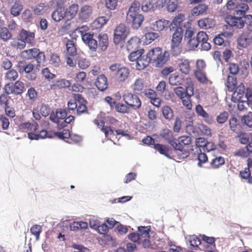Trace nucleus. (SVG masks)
Masks as SVG:
<instances>
[{
	"mask_svg": "<svg viewBox=\"0 0 252 252\" xmlns=\"http://www.w3.org/2000/svg\"><path fill=\"white\" fill-rule=\"evenodd\" d=\"M140 6V2L134 0L129 8L126 15L127 23L130 24L134 29H137L141 26L144 19L142 14L138 13Z\"/></svg>",
	"mask_w": 252,
	"mask_h": 252,
	"instance_id": "1",
	"label": "nucleus"
},
{
	"mask_svg": "<svg viewBox=\"0 0 252 252\" xmlns=\"http://www.w3.org/2000/svg\"><path fill=\"white\" fill-rule=\"evenodd\" d=\"M208 40V36L206 33L203 31L199 32L195 37L186 41L187 47L189 50H192L195 49L200 44L199 49L208 51L211 48V45Z\"/></svg>",
	"mask_w": 252,
	"mask_h": 252,
	"instance_id": "2",
	"label": "nucleus"
},
{
	"mask_svg": "<svg viewBox=\"0 0 252 252\" xmlns=\"http://www.w3.org/2000/svg\"><path fill=\"white\" fill-rule=\"evenodd\" d=\"M107 74L110 76L115 77L119 82H124L128 78L130 70L128 68L122 65L120 63H113L109 66Z\"/></svg>",
	"mask_w": 252,
	"mask_h": 252,
	"instance_id": "3",
	"label": "nucleus"
},
{
	"mask_svg": "<svg viewBox=\"0 0 252 252\" xmlns=\"http://www.w3.org/2000/svg\"><path fill=\"white\" fill-rule=\"evenodd\" d=\"M147 54L151 63L158 67L162 66L166 63L168 57V54L166 51L162 52L159 47L151 49Z\"/></svg>",
	"mask_w": 252,
	"mask_h": 252,
	"instance_id": "4",
	"label": "nucleus"
},
{
	"mask_svg": "<svg viewBox=\"0 0 252 252\" xmlns=\"http://www.w3.org/2000/svg\"><path fill=\"white\" fill-rule=\"evenodd\" d=\"M88 29L87 26H82L77 28L75 32L80 33L83 41L88 45L91 50L95 51L97 47V41L94 38L93 33L85 32Z\"/></svg>",
	"mask_w": 252,
	"mask_h": 252,
	"instance_id": "5",
	"label": "nucleus"
},
{
	"mask_svg": "<svg viewBox=\"0 0 252 252\" xmlns=\"http://www.w3.org/2000/svg\"><path fill=\"white\" fill-rule=\"evenodd\" d=\"M184 30L182 27L176 28L172 37L171 52L174 56L179 55L182 51L180 44L183 39Z\"/></svg>",
	"mask_w": 252,
	"mask_h": 252,
	"instance_id": "6",
	"label": "nucleus"
},
{
	"mask_svg": "<svg viewBox=\"0 0 252 252\" xmlns=\"http://www.w3.org/2000/svg\"><path fill=\"white\" fill-rule=\"evenodd\" d=\"M21 56L27 60L35 59L38 64L41 63L45 60L44 53L40 52L39 50L37 48L25 50L22 52Z\"/></svg>",
	"mask_w": 252,
	"mask_h": 252,
	"instance_id": "7",
	"label": "nucleus"
},
{
	"mask_svg": "<svg viewBox=\"0 0 252 252\" xmlns=\"http://www.w3.org/2000/svg\"><path fill=\"white\" fill-rule=\"evenodd\" d=\"M5 93L6 94H14L15 95H19L24 93L26 88L25 84L20 81H17L14 84L7 83L4 87Z\"/></svg>",
	"mask_w": 252,
	"mask_h": 252,
	"instance_id": "8",
	"label": "nucleus"
},
{
	"mask_svg": "<svg viewBox=\"0 0 252 252\" xmlns=\"http://www.w3.org/2000/svg\"><path fill=\"white\" fill-rule=\"evenodd\" d=\"M123 99L125 102L131 109L136 110L141 106V102L139 98L135 94L127 93L123 95Z\"/></svg>",
	"mask_w": 252,
	"mask_h": 252,
	"instance_id": "9",
	"label": "nucleus"
},
{
	"mask_svg": "<svg viewBox=\"0 0 252 252\" xmlns=\"http://www.w3.org/2000/svg\"><path fill=\"white\" fill-rule=\"evenodd\" d=\"M237 41L238 46L241 48H246L252 45V31L243 32L238 36Z\"/></svg>",
	"mask_w": 252,
	"mask_h": 252,
	"instance_id": "10",
	"label": "nucleus"
},
{
	"mask_svg": "<svg viewBox=\"0 0 252 252\" xmlns=\"http://www.w3.org/2000/svg\"><path fill=\"white\" fill-rule=\"evenodd\" d=\"M127 35V28L125 25L121 24L117 26L114 32V42L118 44L124 40Z\"/></svg>",
	"mask_w": 252,
	"mask_h": 252,
	"instance_id": "11",
	"label": "nucleus"
},
{
	"mask_svg": "<svg viewBox=\"0 0 252 252\" xmlns=\"http://www.w3.org/2000/svg\"><path fill=\"white\" fill-rule=\"evenodd\" d=\"M67 116V113L65 110L58 108L57 109L55 112H52L50 115V120L54 123L58 125L57 127L65 119Z\"/></svg>",
	"mask_w": 252,
	"mask_h": 252,
	"instance_id": "12",
	"label": "nucleus"
},
{
	"mask_svg": "<svg viewBox=\"0 0 252 252\" xmlns=\"http://www.w3.org/2000/svg\"><path fill=\"white\" fill-rule=\"evenodd\" d=\"M19 37L24 41L25 44L33 46L35 44V34L33 32H29L23 29L19 33Z\"/></svg>",
	"mask_w": 252,
	"mask_h": 252,
	"instance_id": "13",
	"label": "nucleus"
},
{
	"mask_svg": "<svg viewBox=\"0 0 252 252\" xmlns=\"http://www.w3.org/2000/svg\"><path fill=\"white\" fill-rule=\"evenodd\" d=\"M193 87L190 86L187 87L186 95L181 99L183 105L188 110H190L192 108V105L190 97L193 95Z\"/></svg>",
	"mask_w": 252,
	"mask_h": 252,
	"instance_id": "14",
	"label": "nucleus"
},
{
	"mask_svg": "<svg viewBox=\"0 0 252 252\" xmlns=\"http://www.w3.org/2000/svg\"><path fill=\"white\" fill-rule=\"evenodd\" d=\"M195 110L197 115L201 117L206 123L208 124L212 123L213 119L211 116L205 111L201 105L198 104L196 105Z\"/></svg>",
	"mask_w": 252,
	"mask_h": 252,
	"instance_id": "15",
	"label": "nucleus"
},
{
	"mask_svg": "<svg viewBox=\"0 0 252 252\" xmlns=\"http://www.w3.org/2000/svg\"><path fill=\"white\" fill-rule=\"evenodd\" d=\"M70 86V83L65 79H61L54 81L50 85L49 90H55L62 88H68Z\"/></svg>",
	"mask_w": 252,
	"mask_h": 252,
	"instance_id": "16",
	"label": "nucleus"
},
{
	"mask_svg": "<svg viewBox=\"0 0 252 252\" xmlns=\"http://www.w3.org/2000/svg\"><path fill=\"white\" fill-rule=\"evenodd\" d=\"M95 86L100 91H104L108 88L107 77L103 74L99 75L94 82Z\"/></svg>",
	"mask_w": 252,
	"mask_h": 252,
	"instance_id": "17",
	"label": "nucleus"
},
{
	"mask_svg": "<svg viewBox=\"0 0 252 252\" xmlns=\"http://www.w3.org/2000/svg\"><path fill=\"white\" fill-rule=\"evenodd\" d=\"M179 70L184 74H188L190 70L189 61L186 59H181L177 61Z\"/></svg>",
	"mask_w": 252,
	"mask_h": 252,
	"instance_id": "18",
	"label": "nucleus"
},
{
	"mask_svg": "<svg viewBox=\"0 0 252 252\" xmlns=\"http://www.w3.org/2000/svg\"><path fill=\"white\" fill-rule=\"evenodd\" d=\"M245 86L243 83H241L238 87L235 88L234 93L232 94L231 99L234 102L237 100L243 99L245 95Z\"/></svg>",
	"mask_w": 252,
	"mask_h": 252,
	"instance_id": "19",
	"label": "nucleus"
},
{
	"mask_svg": "<svg viewBox=\"0 0 252 252\" xmlns=\"http://www.w3.org/2000/svg\"><path fill=\"white\" fill-rule=\"evenodd\" d=\"M169 26V21L166 20H159L152 23L151 28L154 31H161L167 28Z\"/></svg>",
	"mask_w": 252,
	"mask_h": 252,
	"instance_id": "20",
	"label": "nucleus"
},
{
	"mask_svg": "<svg viewBox=\"0 0 252 252\" xmlns=\"http://www.w3.org/2000/svg\"><path fill=\"white\" fill-rule=\"evenodd\" d=\"M32 9L34 14L43 15L49 10V5L46 2H41L34 6Z\"/></svg>",
	"mask_w": 252,
	"mask_h": 252,
	"instance_id": "21",
	"label": "nucleus"
},
{
	"mask_svg": "<svg viewBox=\"0 0 252 252\" xmlns=\"http://www.w3.org/2000/svg\"><path fill=\"white\" fill-rule=\"evenodd\" d=\"M150 63H151V62L147 54H146V55H143L142 54L136 63V69L137 70L144 69Z\"/></svg>",
	"mask_w": 252,
	"mask_h": 252,
	"instance_id": "22",
	"label": "nucleus"
},
{
	"mask_svg": "<svg viewBox=\"0 0 252 252\" xmlns=\"http://www.w3.org/2000/svg\"><path fill=\"white\" fill-rule=\"evenodd\" d=\"M169 144L172 145L176 150H178L180 152H183L182 155V158H184L189 156V153L188 151H184V147L179 140L177 141L176 140L173 139L170 143H169Z\"/></svg>",
	"mask_w": 252,
	"mask_h": 252,
	"instance_id": "23",
	"label": "nucleus"
},
{
	"mask_svg": "<svg viewBox=\"0 0 252 252\" xmlns=\"http://www.w3.org/2000/svg\"><path fill=\"white\" fill-rule=\"evenodd\" d=\"M168 81L172 86H179L182 84L183 79L178 73H174L170 75Z\"/></svg>",
	"mask_w": 252,
	"mask_h": 252,
	"instance_id": "24",
	"label": "nucleus"
},
{
	"mask_svg": "<svg viewBox=\"0 0 252 252\" xmlns=\"http://www.w3.org/2000/svg\"><path fill=\"white\" fill-rule=\"evenodd\" d=\"M198 26L202 29H207L212 28L215 25L214 21L210 18H203L198 21Z\"/></svg>",
	"mask_w": 252,
	"mask_h": 252,
	"instance_id": "25",
	"label": "nucleus"
},
{
	"mask_svg": "<svg viewBox=\"0 0 252 252\" xmlns=\"http://www.w3.org/2000/svg\"><path fill=\"white\" fill-rule=\"evenodd\" d=\"M98 47L101 51H105L108 45V36L106 34H100L98 37Z\"/></svg>",
	"mask_w": 252,
	"mask_h": 252,
	"instance_id": "26",
	"label": "nucleus"
},
{
	"mask_svg": "<svg viewBox=\"0 0 252 252\" xmlns=\"http://www.w3.org/2000/svg\"><path fill=\"white\" fill-rule=\"evenodd\" d=\"M65 45L67 51L66 56L74 57L77 55V49L73 41L68 40Z\"/></svg>",
	"mask_w": 252,
	"mask_h": 252,
	"instance_id": "27",
	"label": "nucleus"
},
{
	"mask_svg": "<svg viewBox=\"0 0 252 252\" xmlns=\"http://www.w3.org/2000/svg\"><path fill=\"white\" fill-rule=\"evenodd\" d=\"M92 13V7L89 5H84L81 7L79 13L80 18L85 20L88 18Z\"/></svg>",
	"mask_w": 252,
	"mask_h": 252,
	"instance_id": "28",
	"label": "nucleus"
},
{
	"mask_svg": "<svg viewBox=\"0 0 252 252\" xmlns=\"http://www.w3.org/2000/svg\"><path fill=\"white\" fill-rule=\"evenodd\" d=\"M162 114L164 118L167 121H171L174 116L173 111L170 107L165 105L161 108Z\"/></svg>",
	"mask_w": 252,
	"mask_h": 252,
	"instance_id": "29",
	"label": "nucleus"
},
{
	"mask_svg": "<svg viewBox=\"0 0 252 252\" xmlns=\"http://www.w3.org/2000/svg\"><path fill=\"white\" fill-rule=\"evenodd\" d=\"M78 10V5L77 4H72L65 12V16L67 19L73 18L77 14Z\"/></svg>",
	"mask_w": 252,
	"mask_h": 252,
	"instance_id": "30",
	"label": "nucleus"
},
{
	"mask_svg": "<svg viewBox=\"0 0 252 252\" xmlns=\"http://www.w3.org/2000/svg\"><path fill=\"white\" fill-rule=\"evenodd\" d=\"M22 9V2L20 0H16L11 9L10 12L13 16H17L20 14Z\"/></svg>",
	"mask_w": 252,
	"mask_h": 252,
	"instance_id": "31",
	"label": "nucleus"
},
{
	"mask_svg": "<svg viewBox=\"0 0 252 252\" xmlns=\"http://www.w3.org/2000/svg\"><path fill=\"white\" fill-rule=\"evenodd\" d=\"M141 10L144 12H147L151 10L154 11L155 7L152 0H145L141 4Z\"/></svg>",
	"mask_w": 252,
	"mask_h": 252,
	"instance_id": "32",
	"label": "nucleus"
},
{
	"mask_svg": "<svg viewBox=\"0 0 252 252\" xmlns=\"http://www.w3.org/2000/svg\"><path fill=\"white\" fill-rule=\"evenodd\" d=\"M145 87L144 80L142 78H137L132 85V89L136 93H139Z\"/></svg>",
	"mask_w": 252,
	"mask_h": 252,
	"instance_id": "33",
	"label": "nucleus"
},
{
	"mask_svg": "<svg viewBox=\"0 0 252 252\" xmlns=\"http://www.w3.org/2000/svg\"><path fill=\"white\" fill-rule=\"evenodd\" d=\"M33 67L34 65L32 63H27L24 71V72L29 74L27 76V78L31 80H34L36 78V74L35 73H31L33 69Z\"/></svg>",
	"mask_w": 252,
	"mask_h": 252,
	"instance_id": "34",
	"label": "nucleus"
},
{
	"mask_svg": "<svg viewBox=\"0 0 252 252\" xmlns=\"http://www.w3.org/2000/svg\"><path fill=\"white\" fill-rule=\"evenodd\" d=\"M237 84L236 78L234 75H228L227 76L226 86L229 91H232Z\"/></svg>",
	"mask_w": 252,
	"mask_h": 252,
	"instance_id": "35",
	"label": "nucleus"
},
{
	"mask_svg": "<svg viewBox=\"0 0 252 252\" xmlns=\"http://www.w3.org/2000/svg\"><path fill=\"white\" fill-rule=\"evenodd\" d=\"M154 148L160 154L164 155L166 157L169 158L168 155V146L160 144H154Z\"/></svg>",
	"mask_w": 252,
	"mask_h": 252,
	"instance_id": "36",
	"label": "nucleus"
},
{
	"mask_svg": "<svg viewBox=\"0 0 252 252\" xmlns=\"http://www.w3.org/2000/svg\"><path fill=\"white\" fill-rule=\"evenodd\" d=\"M160 136L169 143L173 140L172 131L168 128H164L160 132Z\"/></svg>",
	"mask_w": 252,
	"mask_h": 252,
	"instance_id": "37",
	"label": "nucleus"
},
{
	"mask_svg": "<svg viewBox=\"0 0 252 252\" xmlns=\"http://www.w3.org/2000/svg\"><path fill=\"white\" fill-rule=\"evenodd\" d=\"M18 74L15 69H10L5 72L4 79L8 81H14L18 78Z\"/></svg>",
	"mask_w": 252,
	"mask_h": 252,
	"instance_id": "38",
	"label": "nucleus"
},
{
	"mask_svg": "<svg viewBox=\"0 0 252 252\" xmlns=\"http://www.w3.org/2000/svg\"><path fill=\"white\" fill-rule=\"evenodd\" d=\"M65 12L62 11V8H58L52 14V19L56 22H59L65 16Z\"/></svg>",
	"mask_w": 252,
	"mask_h": 252,
	"instance_id": "39",
	"label": "nucleus"
},
{
	"mask_svg": "<svg viewBox=\"0 0 252 252\" xmlns=\"http://www.w3.org/2000/svg\"><path fill=\"white\" fill-rule=\"evenodd\" d=\"M207 8V6L205 4H199L192 9L191 14L193 16H198L204 13Z\"/></svg>",
	"mask_w": 252,
	"mask_h": 252,
	"instance_id": "40",
	"label": "nucleus"
},
{
	"mask_svg": "<svg viewBox=\"0 0 252 252\" xmlns=\"http://www.w3.org/2000/svg\"><path fill=\"white\" fill-rule=\"evenodd\" d=\"M185 19V16L184 15L181 14H178L174 17L171 25H174L176 28L182 27L183 28V25L185 24V23H183Z\"/></svg>",
	"mask_w": 252,
	"mask_h": 252,
	"instance_id": "41",
	"label": "nucleus"
},
{
	"mask_svg": "<svg viewBox=\"0 0 252 252\" xmlns=\"http://www.w3.org/2000/svg\"><path fill=\"white\" fill-rule=\"evenodd\" d=\"M10 45L14 48L17 49H23L26 47L25 43L21 38L13 39L10 42Z\"/></svg>",
	"mask_w": 252,
	"mask_h": 252,
	"instance_id": "42",
	"label": "nucleus"
},
{
	"mask_svg": "<svg viewBox=\"0 0 252 252\" xmlns=\"http://www.w3.org/2000/svg\"><path fill=\"white\" fill-rule=\"evenodd\" d=\"M115 108L117 112L122 113H129L131 111L129 107L127 104L126 105L120 102L116 103Z\"/></svg>",
	"mask_w": 252,
	"mask_h": 252,
	"instance_id": "43",
	"label": "nucleus"
},
{
	"mask_svg": "<svg viewBox=\"0 0 252 252\" xmlns=\"http://www.w3.org/2000/svg\"><path fill=\"white\" fill-rule=\"evenodd\" d=\"M194 75L196 79L200 83L206 84L208 82V80L205 73L203 71V70L195 71Z\"/></svg>",
	"mask_w": 252,
	"mask_h": 252,
	"instance_id": "44",
	"label": "nucleus"
},
{
	"mask_svg": "<svg viewBox=\"0 0 252 252\" xmlns=\"http://www.w3.org/2000/svg\"><path fill=\"white\" fill-rule=\"evenodd\" d=\"M30 232L35 237L36 240H38L42 232V226L38 224H34L31 228Z\"/></svg>",
	"mask_w": 252,
	"mask_h": 252,
	"instance_id": "45",
	"label": "nucleus"
},
{
	"mask_svg": "<svg viewBox=\"0 0 252 252\" xmlns=\"http://www.w3.org/2000/svg\"><path fill=\"white\" fill-rule=\"evenodd\" d=\"M144 50L143 49H140L136 51L132 52L129 55L128 58L131 62L137 61L138 59L140 56L143 54Z\"/></svg>",
	"mask_w": 252,
	"mask_h": 252,
	"instance_id": "46",
	"label": "nucleus"
},
{
	"mask_svg": "<svg viewBox=\"0 0 252 252\" xmlns=\"http://www.w3.org/2000/svg\"><path fill=\"white\" fill-rule=\"evenodd\" d=\"M151 229L150 226H139L138 230L139 234H140V237L147 238L149 237V232Z\"/></svg>",
	"mask_w": 252,
	"mask_h": 252,
	"instance_id": "47",
	"label": "nucleus"
},
{
	"mask_svg": "<svg viewBox=\"0 0 252 252\" xmlns=\"http://www.w3.org/2000/svg\"><path fill=\"white\" fill-rule=\"evenodd\" d=\"M224 163V158L219 157L213 159L211 162V166L213 168H218Z\"/></svg>",
	"mask_w": 252,
	"mask_h": 252,
	"instance_id": "48",
	"label": "nucleus"
},
{
	"mask_svg": "<svg viewBox=\"0 0 252 252\" xmlns=\"http://www.w3.org/2000/svg\"><path fill=\"white\" fill-rule=\"evenodd\" d=\"M108 20V18L106 17H99L94 21L93 24L96 28H101L106 24Z\"/></svg>",
	"mask_w": 252,
	"mask_h": 252,
	"instance_id": "49",
	"label": "nucleus"
},
{
	"mask_svg": "<svg viewBox=\"0 0 252 252\" xmlns=\"http://www.w3.org/2000/svg\"><path fill=\"white\" fill-rule=\"evenodd\" d=\"M242 122L244 125L248 127L252 128V113H249L242 118Z\"/></svg>",
	"mask_w": 252,
	"mask_h": 252,
	"instance_id": "50",
	"label": "nucleus"
},
{
	"mask_svg": "<svg viewBox=\"0 0 252 252\" xmlns=\"http://www.w3.org/2000/svg\"><path fill=\"white\" fill-rule=\"evenodd\" d=\"M188 241L190 245L195 248H197L201 244L200 240L194 235L189 236Z\"/></svg>",
	"mask_w": 252,
	"mask_h": 252,
	"instance_id": "51",
	"label": "nucleus"
},
{
	"mask_svg": "<svg viewBox=\"0 0 252 252\" xmlns=\"http://www.w3.org/2000/svg\"><path fill=\"white\" fill-rule=\"evenodd\" d=\"M158 36L157 33L154 32H147L145 34V42L146 44H149L153 41Z\"/></svg>",
	"mask_w": 252,
	"mask_h": 252,
	"instance_id": "52",
	"label": "nucleus"
},
{
	"mask_svg": "<svg viewBox=\"0 0 252 252\" xmlns=\"http://www.w3.org/2000/svg\"><path fill=\"white\" fill-rule=\"evenodd\" d=\"M196 35H194L193 29L191 27L186 28L184 34V41L186 42Z\"/></svg>",
	"mask_w": 252,
	"mask_h": 252,
	"instance_id": "53",
	"label": "nucleus"
},
{
	"mask_svg": "<svg viewBox=\"0 0 252 252\" xmlns=\"http://www.w3.org/2000/svg\"><path fill=\"white\" fill-rule=\"evenodd\" d=\"M50 63L54 66H59L61 63V60L59 56L57 54H52L50 57Z\"/></svg>",
	"mask_w": 252,
	"mask_h": 252,
	"instance_id": "54",
	"label": "nucleus"
},
{
	"mask_svg": "<svg viewBox=\"0 0 252 252\" xmlns=\"http://www.w3.org/2000/svg\"><path fill=\"white\" fill-rule=\"evenodd\" d=\"M173 91L176 95L181 99L186 95L187 88L185 90L182 87H177L174 88Z\"/></svg>",
	"mask_w": 252,
	"mask_h": 252,
	"instance_id": "55",
	"label": "nucleus"
},
{
	"mask_svg": "<svg viewBox=\"0 0 252 252\" xmlns=\"http://www.w3.org/2000/svg\"><path fill=\"white\" fill-rule=\"evenodd\" d=\"M0 35L1 39L4 41H7L11 37V34L6 28H3L1 29Z\"/></svg>",
	"mask_w": 252,
	"mask_h": 252,
	"instance_id": "56",
	"label": "nucleus"
},
{
	"mask_svg": "<svg viewBox=\"0 0 252 252\" xmlns=\"http://www.w3.org/2000/svg\"><path fill=\"white\" fill-rule=\"evenodd\" d=\"M27 95L30 100L34 101L37 97V93L33 87L29 88L28 90Z\"/></svg>",
	"mask_w": 252,
	"mask_h": 252,
	"instance_id": "57",
	"label": "nucleus"
},
{
	"mask_svg": "<svg viewBox=\"0 0 252 252\" xmlns=\"http://www.w3.org/2000/svg\"><path fill=\"white\" fill-rule=\"evenodd\" d=\"M139 42V39L137 37H132L128 41L127 44V47L128 49H130L133 48H136L138 46V44Z\"/></svg>",
	"mask_w": 252,
	"mask_h": 252,
	"instance_id": "58",
	"label": "nucleus"
},
{
	"mask_svg": "<svg viewBox=\"0 0 252 252\" xmlns=\"http://www.w3.org/2000/svg\"><path fill=\"white\" fill-rule=\"evenodd\" d=\"M90 65V62L85 59V58H80L78 62V67H80L82 69H85L87 68Z\"/></svg>",
	"mask_w": 252,
	"mask_h": 252,
	"instance_id": "59",
	"label": "nucleus"
},
{
	"mask_svg": "<svg viewBox=\"0 0 252 252\" xmlns=\"http://www.w3.org/2000/svg\"><path fill=\"white\" fill-rule=\"evenodd\" d=\"M74 118L73 116L66 117L62 123H61L58 126V129H62L67 126L68 124H70L72 121H74Z\"/></svg>",
	"mask_w": 252,
	"mask_h": 252,
	"instance_id": "60",
	"label": "nucleus"
},
{
	"mask_svg": "<svg viewBox=\"0 0 252 252\" xmlns=\"http://www.w3.org/2000/svg\"><path fill=\"white\" fill-rule=\"evenodd\" d=\"M42 74L43 76L48 80L53 79L56 77V75L52 73L47 67L44 68L42 69Z\"/></svg>",
	"mask_w": 252,
	"mask_h": 252,
	"instance_id": "61",
	"label": "nucleus"
},
{
	"mask_svg": "<svg viewBox=\"0 0 252 252\" xmlns=\"http://www.w3.org/2000/svg\"><path fill=\"white\" fill-rule=\"evenodd\" d=\"M70 134H71L68 129H63L61 132H56L55 133V135L61 139L69 138Z\"/></svg>",
	"mask_w": 252,
	"mask_h": 252,
	"instance_id": "62",
	"label": "nucleus"
},
{
	"mask_svg": "<svg viewBox=\"0 0 252 252\" xmlns=\"http://www.w3.org/2000/svg\"><path fill=\"white\" fill-rule=\"evenodd\" d=\"M228 114L226 112L221 113L217 117V121L219 124H223L227 120Z\"/></svg>",
	"mask_w": 252,
	"mask_h": 252,
	"instance_id": "63",
	"label": "nucleus"
},
{
	"mask_svg": "<svg viewBox=\"0 0 252 252\" xmlns=\"http://www.w3.org/2000/svg\"><path fill=\"white\" fill-rule=\"evenodd\" d=\"M177 6V0H169L167 6V10L169 12L174 11Z\"/></svg>",
	"mask_w": 252,
	"mask_h": 252,
	"instance_id": "64",
	"label": "nucleus"
}]
</instances>
